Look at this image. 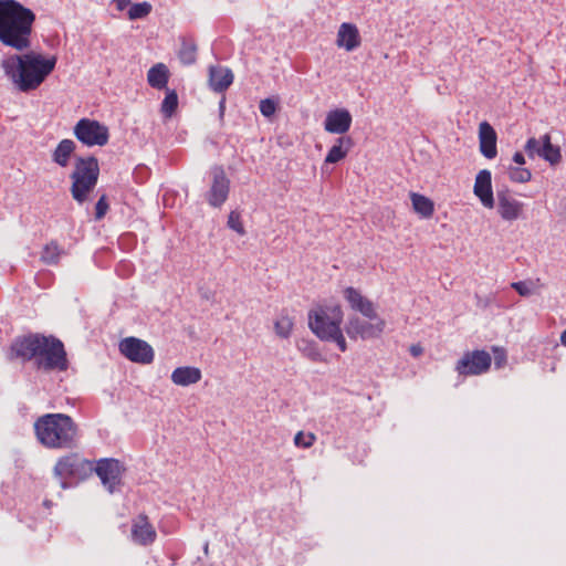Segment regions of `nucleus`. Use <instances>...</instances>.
<instances>
[{
    "label": "nucleus",
    "instance_id": "f257e3e1",
    "mask_svg": "<svg viewBox=\"0 0 566 566\" xmlns=\"http://www.w3.org/2000/svg\"><path fill=\"white\" fill-rule=\"evenodd\" d=\"M34 12L17 0H0V43L22 54L2 59L4 76L19 92L38 90L54 71L57 57L29 51L32 45Z\"/></svg>",
    "mask_w": 566,
    "mask_h": 566
},
{
    "label": "nucleus",
    "instance_id": "f03ea898",
    "mask_svg": "<svg viewBox=\"0 0 566 566\" xmlns=\"http://www.w3.org/2000/svg\"><path fill=\"white\" fill-rule=\"evenodd\" d=\"M34 431L41 444L49 449H71L77 440L78 428L65 413H46L34 422Z\"/></svg>",
    "mask_w": 566,
    "mask_h": 566
},
{
    "label": "nucleus",
    "instance_id": "7ed1b4c3",
    "mask_svg": "<svg viewBox=\"0 0 566 566\" xmlns=\"http://www.w3.org/2000/svg\"><path fill=\"white\" fill-rule=\"evenodd\" d=\"M343 311L339 305L322 306L308 313V325L322 340L334 342L340 352H346V339L340 329Z\"/></svg>",
    "mask_w": 566,
    "mask_h": 566
},
{
    "label": "nucleus",
    "instance_id": "20e7f679",
    "mask_svg": "<svg viewBox=\"0 0 566 566\" xmlns=\"http://www.w3.org/2000/svg\"><path fill=\"white\" fill-rule=\"evenodd\" d=\"M98 176L99 165L96 157L88 156L76 158L74 169L70 175L72 181L70 192L78 205L91 200V193L97 185Z\"/></svg>",
    "mask_w": 566,
    "mask_h": 566
},
{
    "label": "nucleus",
    "instance_id": "39448f33",
    "mask_svg": "<svg viewBox=\"0 0 566 566\" xmlns=\"http://www.w3.org/2000/svg\"><path fill=\"white\" fill-rule=\"evenodd\" d=\"M34 361L38 369L45 371H64L69 367L63 343L53 336L46 337L40 335L39 348H36Z\"/></svg>",
    "mask_w": 566,
    "mask_h": 566
},
{
    "label": "nucleus",
    "instance_id": "423d86ee",
    "mask_svg": "<svg viewBox=\"0 0 566 566\" xmlns=\"http://www.w3.org/2000/svg\"><path fill=\"white\" fill-rule=\"evenodd\" d=\"M92 470V463L78 453H69L61 457L54 465V475L61 480V486L66 489L67 479H85Z\"/></svg>",
    "mask_w": 566,
    "mask_h": 566
},
{
    "label": "nucleus",
    "instance_id": "0eeeda50",
    "mask_svg": "<svg viewBox=\"0 0 566 566\" xmlns=\"http://www.w3.org/2000/svg\"><path fill=\"white\" fill-rule=\"evenodd\" d=\"M74 136L87 147L105 146L109 139L108 128L91 118H81L73 128Z\"/></svg>",
    "mask_w": 566,
    "mask_h": 566
},
{
    "label": "nucleus",
    "instance_id": "6e6552de",
    "mask_svg": "<svg viewBox=\"0 0 566 566\" xmlns=\"http://www.w3.org/2000/svg\"><path fill=\"white\" fill-rule=\"evenodd\" d=\"M492 363L491 355L483 349H475L463 354L455 365L461 376H478L486 373Z\"/></svg>",
    "mask_w": 566,
    "mask_h": 566
},
{
    "label": "nucleus",
    "instance_id": "1a4fd4ad",
    "mask_svg": "<svg viewBox=\"0 0 566 566\" xmlns=\"http://www.w3.org/2000/svg\"><path fill=\"white\" fill-rule=\"evenodd\" d=\"M385 321L377 316V318L369 319V322L359 318L358 316H352L345 326V331L352 339H370L379 337L384 329Z\"/></svg>",
    "mask_w": 566,
    "mask_h": 566
},
{
    "label": "nucleus",
    "instance_id": "9d476101",
    "mask_svg": "<svg viewBox=\"0 0 566 566\" xmlns=\"http://www.w3.org/2000/svg\"><path fill=\"white\" fill-rule=\"evenodd\" d=\"M119 352L133 363L148 365L155 357L153 347L145 340L136 337H126L119 343Z\"/></svg>",
    "mask_w": 566,
    "mask_h": 566
},
{
    "label": "nucleus",
    "instance_id": "9b49d317",
    "mask_svg": "<svg viewBox=\"0 0 566 566\" xmlns=\"http://www.w3.org/2000/svg\"><path fill=\"white\" fill-rule=\"evenodd\" d=\"M211 185L206 193L208 203L213 208H220L228 199L230 180L221 166L211 169Z\"/></svg>",
    "mask_w": 566,
    "mask_h": 566
},
{
    "label": "nucleus",
    "instance_id": "f8f14e48",
    "mask_svg": "<svg viewBox=\"0 0 566 566\" xmlns=\"http://www.w3.org/2000/svg\"><path fill=\"white\" fill-rule=\"evenodd\" d=\"M95 472L109 493H113L120 483L122 467L116 459L106 458L98 460Z\"/></svg>",
    "mask_w": 566,
    "mask_h": 566
},
{
    "label": "nucleus",
    "instance_id": "ddd939ff",
    "mask_svg": "<svg viewBox=\"0 0 566 566\" xmlns=\"http://www.w3.org/2000/svg\"><path fill=\"white\" fill-rule=\"evenodd\" d=\"M132 539L140 546L151 545L157 537L155 527L146 514H139L132 523Z\"/></svg>",
    "mask_w": 566,
    "mask_h": 566
},
{
    "label": "nucleus",
    "instance_id": "4468645a",
    "mask_svg": "<svg viewBox=\"0 0 566 566\" xmlns=\"http://www.w3.org/2000/svg\"><path fill=\"white\" fill-rule=\"evenodd\" d=\"M344 296L353 311L360 313L368 319L377 318L378 314L375 304L365 297L358 290L352 286L346 287Z\"/></svg>",
    "mask_w": 566,
    "mask_h": 566
},
{
    "label": "nucleus",
    "instance_id": "2eb2a0df",
    "mask_svg": "<svg viewBox=\"0 0 566 566\" xmlns=\"http://www.w3.org/2000/svg\"><path fill=\"white\" fill-rule=\"evenodd\" d=\"M352 120V115L347 109L337 108L327 113L324 128L331 134L343 135L349 130Z\"/></svg>",
    "mask_w": 566,
    "mask_h": 566
},
{
    "label": "nucleus",
    "instance_id": "dca6fc26",
    "mask_svg": "<svg viewBox=\"0 0 566 566\" xmlns=\"http://www.w3.org/2000/svg\"><path fill=\"white\" fill-rule=\"evenodd\" d=\"M473 192L485 208L492 209L494 207L492 176L490 170L483 169L478 172Z\"/></svg>",
    "mask_w": 566,
    "mask_h": 566
},
{
    "label": "nucleus",
    "instance_id": "f3484780",
    "mask_svg": "<svg viewBox=\"0 0 566 566\" xmlns=\"http://www.w3.org/2000/svg\"><path fill=\"white\" fill-rule=\"evenodd\" d=\"M39 339V334L17 338L11 345V355L23 361L34 359Z\"/></svg>",
    "mask_w": 566,
    "mask_h": 566
},
{
    "label": "nucleus",
    "instance_id": "a211bd4d",
    "mask_svg": "<svg viewBox=\"0 0 566 566\" xmlns=\"http://www.w3.org/2000/svg\"><path fill=\"white\" fill-rule=\"evenodd\" d=\"M361 43L358 28L354 23L344 22L339 25L336 36V45L347 52L356 50Z\"/></svg>",
    "mask_w": 566,
    "mask_h": 566
},
{
    "label": "nucleus",
    "instance_id": "6ab92c4d",
    "mask_svg": "<svg viewBox=\"0 0 566 566\" xmlns=\"http://www.w3.org/2000/svg\"><path fill=\"white\" fill-rule=\"evenodd\" d=\"M496 140L497 136L494 128L488 122H482L479 125V142L480 151L485 158L493 159L496 157Z\"/></svg>",
    "mask_w": 566,
    "mask_h": 566
},
{
    "label": "nucleus",
    "instance_id": "aec40b11",
    "mask_svg": "<svg viewBox=\"0 0 566 566\" xmlns=\"http://www.w3.org/2000/svg\"><path fill=\"white\" fill-rule=\"evenodd\" d=\"M497 210L504 220L513 221L520 217L523 203L513 198L507 190L497 191Z\"/></svg>",
    "mask_w": 566,
    "mask_h": 566
},
{
    "label": "nucleus",
    "instance_id": "412c9836",
    "mask_svg": "<svg viewBox=\"0 0 566 566\" xmlns=\"http://www.w3.org/2000/svg\"><path fill=\"white\" fill-rule=\"evenodd\" d=\"M233 82V73L221 65L209 67V86L216 93H223Z\"/></svg>",
    "mask_w": 566,
    "mask_h": 566
},
{
    "label": "nucleus",
    "instance_id": "4be33fe9",
    "mask_svg": "<svg viewBox=\"0 0 566 566\" xmlns=\"http://www.w3.org/2000/svg\"><path fill=\"white\" fill-rule=\"evenodd\" d=\"M201 377V370L192 366L178 367L171 373V381L182 387L197 384Z\"/></svg>",
    "mask_w": 566,
    "mask_h": 566
},
{
    "label": "nucleus",
    "instance_id": "5701e85b",
    "mask_svg": "<svg viewBox=\"0 0 566 566\" xmlns=\"http://www.w3.org/2000/svg\"><path fill=\"white\" fill-rule=\"evenodd\" d=\"M354 146L353 138L349 136H342L336 139L335 145L328 150L324 163L325 164H337L343 160L352 147Z\"/></svg>",
    "mask_w": 566,
    "mask_h": 566
},
{
    "label": "nucleus",
    "instance_id": "b1692460",
    "mask_svg": "<svg viewBox=\"0 0 566 566\" xmlns=\"http://www.w3.org/2000/svg\"><path fill=\"white\" fill-rule=\"evenodd\" d=\"M168 80L169 70L164 63L155 64L147 73L148 84L156 90L167 88Z\"/></svg>",
    "mask_w": 566,
    "mask_h": 566
},
{
    "label": "nucleus",
    "instance_id": "393cba45",
    "mask_svg": "<svg viewBox=\"0 0 566 566\" xmlns=\"http://www.w3.org/2000/svg\"><path fill=\"white\" fill-rule=\"evenodd\" d=\"M75 148L72 139H62L52 153V160L60 167H66Z\"/></svg>",
    "mask_w": 566,
    "mask_h": 566
},
{
    "label": "nucleus",
    "instance_id": "a878e982",
    "mask_svg": "<svg viewBox=\"0 0 566 566\" xmlns=\"http://www.w3.org/2000/svg\"><path fill=\"white\" fill-rule=\"evenodd\" d=\"M541 158L548 161L552 166L559 164L562 160L560 149L551 143L548 134L542 136Z\"/></svg>",
    "mask_w": 566,
    "mask_h": 566
},
{
    "label": "nucleus",
    "instance_id": "bb28decb",
    "mask_svg": "<svg viewBox=\"0 0 566 566\" xmlns=\"http://www.w3.org/2000/svg\"><path fill=\"white\" fill-rule=\"evenodd\" d=\"M411 203L413 207V210L420 214L422 218H430L432 217L434 212V205L431 199L428 197L411 192L410 193Z\"/></svg>",
    "mask_w": 566,
    "mask_h": 566
},
{
    "label": "nucleus",
    "instance_id": "cd10ccee",
    "mask_svg": "<svg viewBox=\"0 0 566 566\" xmlns=\"http://www.w3.org/2000/svg\"><path fill=\"white\" fill-rule=\"evenodd\" d=\"M63 249L57 244L56 241H51L44 245L40 260L48 265H55L60 261V256L63 254Z\"/></svg>",
    "mask_w": 566,
    "mask_h": 566
},
{
    "label": "nucleus",
    "instance_id": "c85d7f7f",
    "mask_svg": "<svg viewBox=\"0 0 566 566\" xmlns=\"http://www.w3.org/2000/svg\"><path fill=\"white\" fill-rule=\"evenodd\" d=\"M293 318L286 314H281L274 323L275 334L281 338H289L293 331Z\"/></svg>",
    "mask_w": 566,
    "mask_h": 566
},
{
    "label": "nucleus",
    "instance_id": "c756f323",
    "mask_svg": "<svg viewBox=\"0 0 566 566\" xmlns=\"http://www.w3.org/2000/svg\"><path fill=\"white\" fill-rule=\"evenodd\" d=\"M185 65H191L197 60V45L192 41H184L178 54Z\"/></svg>",
    "mask_w": 566,
    "mask_h": 566
},
{
    "label": "nucleus",
    "instance_id": "7c9ffc66",
    "mask_svg": "<svg viewBox=\"0 0 566 566\" xmlns=\"http://www.w3.org/2000/svg\"><path fill=\"white\" fill-rule=\"evenodd\" d=\"M178 107V95L176 91H167L166 96L161 103V113L166 117H170Z\"/></svg>",
    "mask_w": 566,
    "mask_h": 566
},
{
    "label": "nucleus",
    "instance_id": "2f4dec72",
    "mask_svg": "<svg viewBox=\"0 0 566 566\" xmlns=\"http://www.w3.org/2000/svg\"><path fill=\"white\" fill-rule=\"evenodd\" d=\"M509 178L513 182L525 184L532 178V172L527 168L510 166L507 169Z\"/></svg>",
    "mask_w": 566,
    "mask_h": 566
},
{
    "label": "nucleus",
    "instance_id": "473e14b6",
    "mask_svg": "<svg viewBox=\"0 0 566 566\" xmlns=\"http://www.w3.org/2000/svg\"><path fill=\"white\" fill-rule=\"evenodd\" d=\"M151 9H153V7L149 2L144 1L140 3H135V4L130 6V8L128 10V19L129 20L143 19L151 12Z\"/></svg>",
    "mask_w": 566,
    "mask_h": 566
},
{
    "label": "nucleus",
    "instance_id": "72a5a7b5",
    "mask_svg": "<svg viewBox=\"0 0 566 566\" xmlns=\"http://www.w3.org/2000/svg\"><path fill=\"white\" fill-rule=\"evenodd\" d=\"M297 347L302 354L312 361H324V358L315 344L303 342L302 345H298Z\"/></svg>",
    "mask_w": 566,
    "mask_h": 566
},
{
    "label": "nucleus",
    "instance_id": "f704fd0d",
    "mask_svg": "<svg viewBox=\"0 0 566 566\" xmlns=\"http://www.w3.org/2000/svg\"><path fill=\"white\" fill-rule=\"evenodd\" d=\"M316 441V436L313 432L298 431L294 437V444L298 448H311Z\"/></svg>",
    "mask_w": 566,
    "mask_h": 566
},
{
    "label": "nucleus",
    "instance_id": "c9c22d12",
    "mask_svg": "<svg viewBox=\"0 0 566 566\" xmlns=\"http://www.w3.org/2000/svg\"><path fill=\"white\" fill-rule=\"evenodd\" d=\"M227 224L230 229L235 231L240 235L245 234V229L241 221V216L238 211H231L228 216Z\"/></svg>",
    "mask_w": 566,
    "mask_h": 566
},
{
    "label": "nucleus",
    "instance_id": "e433bc0d",
    "mask_svg": "<svg viewBox=\"0 0 566 566\" xmlns=\"http://www.w3.org/2000/svg\"><path fill=\"white\" fill-rule=\"evenodd\" d=\"M541 148H542V138L536 139L535 137H531L527 139L525 144V151L530 158H534L535 156L541 157Z\"/></svg>",
    "mask_w": 566,
    "mask_h": 566
},
{
    "label": "nucleus",
    "instance_id": "4c0bfd02",
    "mask_svg": "<svg viewBox=\"0 0 566 566\" xmlns=\"http://www.w3.org/2000/svg\"><path fill=\"white\" fill-rule=\"evenodd\" d=\"M521 296H530L534 293V284L531 281H518L511 284Z\"/></svg>",
    "mask_w": 566,
    "mask_h": 566
},
{
    "label": "nucleus",
    "instance_id": "58836bf2",
    "mask_svg": "<svg viewBox=\"0 0 566 566\" xmlns=\"http://www.w3.org/2000/svg\"><path fill=\"white\" fill-rule=\"evenodd\" d=\"M259 107L264 117H271L276 112V103L272 98L262 99Z\"/></svg>",
    "mask_w": 566,
    "mask_h": 566
},
{
    "label": "nucleus",
    "instance_id": "ea45409f",
    "mask_svg": "<svg viewBox=\"0 0 566 566\" xmlns=\"http://www.w3.org/2000/svg\"><path fill=\"white\" fill-rule=\"evenodd\" d=\"M109 206L106 195H102L95 205V219L101 220L107 213Z\"/></svg>",
    "mask_w": 566,
    "mask_h": 566
},
{
    "label": "nucleus",
    "instance_id": "a19ab883",
    "mask_svg": "<svg viewBox=\"0 0 566 566\" xmlns=\"http://www.w3.org/2000/svg\"><path fill=\"white\" fill-rule=\"evenodd\" d=\"M494 365L496 368H502L506 364V352L502 347H493Z\"/></svg>",
    "mask_w": 566,
    "mask_h": 566
},
{
    "label": "nucleus",
    "instance_id": "79ce46f5",
    "mask_svg": "<svg viewBox=\"0 0 566 566\" xmlns=\"http://www.w3.org/2000/svg\"><path fill=\"white\" fill-rule=\"evenodd\" d=\"M409 352L413 357H418L423 353V348L419 344H416L410 346Z\"/></svg>",
    "mask_w": 566,
    "mask_h": 566
},
{
    "label": "nucleus",
    "instance_id": "37998d69",
    "mask_svg": "<svg viewBox=\"0 0 566 566\" xmlns=\"http://www.w3.org/2000/svg\"><path fill=\"white\" fill-rule=\"evenodd\" d=\"M114 2L119 11L125 10L130 4V0H114Z\"/></svg>",
    "mask_w": 566,
    "mask_h": 566
},
{
    "label": "nucleus",
    "instance_id": "c03bdc74",
    "mask_svg": "<svg viewBox=\"0 0 566 566\" xmlns=\"http://www.w3.org/2000/svg\"><path fill=\"white\" fill-rule=\"evenodd\" d=\"M513 161L517 165H524L525 164L524 155L520 151L515 153L513 156Z\"/></svg>",
    "mask_w": 566,
    "mask_h": 566
},
{
    "label": "nucleus",
    "instance_id": "a18cd8bd",
    "mask_svg": "<svg viewBox=\"0 0 566 566\" xmlns=\"http://www.w3.org/2000/svg\"><path fill=\"white\" fill-rule=\"evenodd\" d=\"M224 108H226V98L222 97L220 103H219V109H220V115L222 116L223 113H224Z\"/></svg>",
    "mask_w": 566,
    "mask_h": 566
},
{
    "label": "nucleus",
    "instance_id": "49530a36",
    "mask_svg": "<svg viewBox=\"0 0 566 566\" xmlns=\"http://www.w3.org/2000/svg\"><path fill=\"white\" fill-rule=\"evenodd\" d=\"M560 343L566 346V329L560 335Z\"/></svg>",
    "mask_w": 566,
    "mask_h": 566
}]
</instances>
